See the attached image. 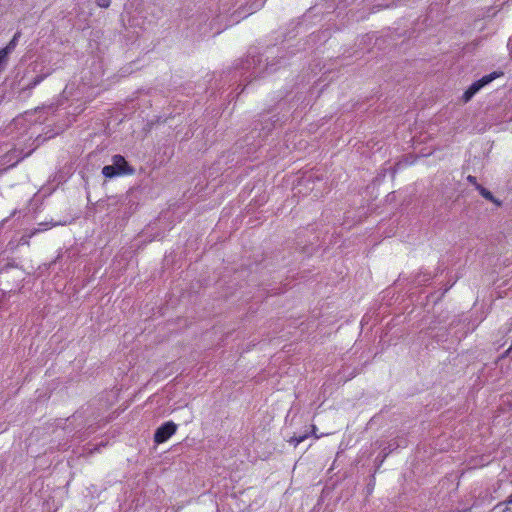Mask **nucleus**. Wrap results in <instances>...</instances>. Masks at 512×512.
<instances>
[{
    "instance_id": "2",
    "label": "nucleus",
    "mask_w": 512,
    "mask_h": 512,
    "mask_svg": "<svg viewBox=\"0 0 512 512\" xmlns=\"http://www.w3.org/2000/svg\"><path fill=\"white\" fill-rule=\"evenodd\" d=\"M177 431V425L173 421H167L158 427L154 434V442L161 444L166 442Z\"/></svg>"
},
{
    "instance_id": "4",
    "label": "nucleus",
    "mask_w": 512,
    "mask_h": 512,
    "mask_svg": "<svg viewBox=\"0 0 512 512\" xmlns=\"http://www.w3.org/2000/svg\"><path fill=\"white\" fill-rule=\"evenodd\" d=\"M20 35V32H16L13 38L9 41V43L4 48H1V50H5L6 54L9 55L16 48L17 41Z\"/></svg>"
},
{
    "instance_id": "6",
    "label": "nucleus",
    "mask_w": 512,
    "mask_h": 512,
    "mask_svg": "<svg viewBox=\"0 0 512 512\" xmlns=\"http://www.w3.org/2000/svg\"><path fill=\"white\" fill-rule=\"evenodd\" d=\"M309 437V433H305L299 436H293L290 438L289 443L297 447L300 443L305 441Z\"/></svg>"
},
{
    "instance_id": "15",
    "label": "nucleus",
    "mask_w": 512,
    "mask_h": 512,
    "mask_svg": "<svg viewBox=\"0 0 512 512\" xmlns=\"http://www.w3.org/2000/svg\"><path fill=\"white\" fill-rule=\"evenodd\" d=\"M21 240L23 241V243H25V244H27V245L29 244V241H28V240H24V238H22Z\"/></svg>"
},
{
    "instance_id": "16",
    "label": "nucleus",
    "mask_w": 512,
    "mask_h": 512,
    "mask_svg": "<svg viewBox=\"0 0 512 512\" xmlns=\"http://www.w3.org/2000/svg\"><path fill=\"white\" fill-rule=\"evenodd\" d=\"M508 511H509V508H508V507H506V508L503 510V512H508Z\"/></svg>"
},
{
    "instance_id": "14",
    "label": "nucleus",
    "mask_w": 512,
    "mask_h": 512,
    "mask_svg": "<svg viewBox=\"0 0 512 512\" xmlns=\"http://www.w3.org/2000/svg\"><path fill=\"white\" fill-rule=\"evenodd\" d=\"M512 350V345L509 347V349L506 351V355H508L510 353V351Z\"/></svg>"
},
{
    "instance_id": "1",
    "label": "nucleus",
    "mask_w": 512,
    "mask_h": 512,
    "mask_svg": "<svg viewBox=\"0 0 512 512\" xmlns=\"http://www.w3.org/2000/svg\"><path fill=\"white\" fill-rule=\"evenodd\" d=\"M502 71H494L488 75L483 76L479 80L473 82L463 93L462 100L466 103L472 99V97L484 86L492 82L493 80L503 76Z\"/></svg>"
},
{
    "instance_id": "9",
    "label": "nucleus",
    "mask_w": 512,
    "mask_h": 512,
    "mask_svg": "<svg viewBox=\"0 0 512 512\" xmlns=\"http://www.w3.org/2000/svg\"><path fill=\"white\" fill-rule=\"evenodd\" d=\"M110 0H98L97 4L101 8H108L110 6Z\"/></svg>"
},
{
    "instance_id": "7",
    "label": "nucleus",
    "mask_w": 512,
    "mask_h": 512,
    "mask_svg": "<svg viewBox=\"0 0 512 512\" xmlns=\"http://www.w3.org/2000/svg\"><path fill=\"white\" fill-rule=\"evenodd\" d=\"M477 189L479 190L480 194L487 200H490V201H495L492 193L490 191H488L487 189H485L484 187H482L481 185H477Z\"/></svg>"
},
{
    "instance_id": "10",
    "label": "nucleus",
    "mask_w": 512,
    "mask_h": 512,
    "mask_svg": "<svg viewBox=\"0 0 512 512\" xmlns=\"http://www.w3.org/2000/svg\"><path fill=\"white\" fill-rule=\"evenodd\" d=\"M311 435H313L316 439H319L322 435L317 434V427L315 425L311 426Z\"/></svg>"
},
{
    "instance_id": "5",
    "label": "nucleus",
    "mask_w": 512,
    "mask_h": 512,
    "mask_svg": "<svg viewBox=\"0 0 512 512\" xmlns=\"http://www.w3.org/2000/svg\"><path fill=\"white\" fill-rule=\"evenodd\" d=\"M102 174L106 177V178H113L117 175H120V171H117L115 169V166L112 165H106L103 167L102 169Z\"/></svg>"
},
{
    "instance_id": "13",
    "label": "nucleus",
    "mask_w": 512,
    "mask_h": 512,
    "mask_svg": "<svg viewBox=\"0 0 512 512\" xmlns=\"http://www.w3.org/2000/svg\"><path fill=\"white\" fill-rule=\"evenodd\" d=\"M37 232H38V230H34V231H32V232L30 233V235H29V238H30V237H32V236H34Z\"/></svg>"
},
{
    "instance_id": "3",
    "label": "nucleus",
    "mask_w": 512,
    "mask_h": 512,
    "mask_svg": "<svg viewBox=\"0 0 512 512\" xmlns=\"http://www.w3.org/2000/svg\"><path fill=\"white\" fill-rule=\"evenodd\" d=\"M113 166L117 171H120V175L124 173H131L132 170L129 169L128 163L125 158L121 155L113 156Z\"/></svg>"
},
{
    "instance_id": "12",
    "label": "nucleus",
    "mask_w": 512,
    "mask_h": 512,
    "mask_svg": "<svg viewBox=\"0 0 512 512\" xmlns=\"http://www.w3.org/2000/svg\"><path fill=\"white\" fill-rule=\"evenodd\" d=\"M512 504V495L509 497V499L506 502V506Z\"/></svg>"
},
{
    "instance_id": "8",
    "label": "nucleus",
    "mask_w": 512,
    "mask_h": 512,
    "mask_svg": "<svg viewBox=\"0 0 512 512\" xmlns=\"http://www.w3.org/2000/svg\"><path fill=\"white\" fill-rule=\"evenodd\" d=\"M8 56L9 55L6 54L5 50L0 49V73L4 70L5 65L7 64Z\"/></svg>"
},
{
    "instance_id": "11",
    "label": "nucleus",
    "mask_w": 512,
    "mask_h": 512,
    "mask_svg": "<svg viewBox=\"0 0 512 512\" xmlns=\"http://www.w3.org/2000/svg\"><path fill=\"white\" fill-rule=\"evenodd\" d=\"M467 180H468L470 183H472V184H474V185H476V186L478 185V184H477V180H476V177H475V176L469 175V176L467 177Z\"/></svg>"
}]
</instances>
